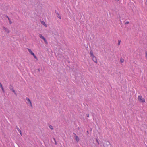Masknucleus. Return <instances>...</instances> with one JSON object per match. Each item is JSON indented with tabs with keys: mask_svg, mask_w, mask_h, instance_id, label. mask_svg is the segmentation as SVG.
<instances>
[{
	"mask_svg": "<svg viewBox=\"0 0 147 147\" xmlns=\"http://www.w3.org/2000/svg\"><path fill=\"white\" fill-rule=\"evenodd\" d=\"M138 100L141 102H145V99L143 98L140 95L138 96Z\"/></svg>",
	"mask_w": 147,
	"mask_h": 147,
	"instance_id": "nucleus-1",
	"label": "nucleus"
},
{
	"mask_svg": "<svg viewBox=\"0 0 147 147\" xmlns=\"http://www.w3.org/2000/svg\"><path fill=\"white\" fill-rule=\"evenodd\" d=\"M26 100L27 101L26 103L28 104H30L31 106H32V103L30 100L28 98H26Z\"/></svg>",
	"mask_w": 147,
	"mask_h": 147,
	"instance_id": "nucleus-2",
	"label": "nucleus"
},
{
	"mask_svg": "<svg viewBox=\"0 0 147 147\" xmlns=\"http://www.w3.org/2000/svg\"><path fill=\"white\" fill-rule=\"evenodd\" d=\"M74 134L75 135V139L76 141L77 142H78L79 141V137L76 135V134L74 133Z\"/></svg>",
	"mask_w": 147,
	"mask_h": 147,
	"instance_id": "nucleus-3",
	"label": "nucleus"
},
{
	"mask_svg": "<svg viewBox=\"0 0 147 147\" xmlns=\"http://www.w3.org/2000/svg\"><path fill=\"white\" fill-rule=\"evenodd\" d=\"M92 57V59L94 62L97 63V60L96 57L94 55Z\"/></svg>",
	"mask_w": 147,
	"mask_h": 147,
	"instance_id": "nucleus-4",
	"label": "nucleus"
},
{
	"mask_svg": "<svg viewBox=\"0 0 147 147\" xmlns=\"http://www.w3.org/2000/svg\"><path fill=\"white\" fill-rule=\"evenodd\" d=\"M3 28L4 30H5V31L7 32V33H9L10 32V31L9 30L6 28L4 26H3Z\"/></svg>",
	"mask_w": 147,
	"mask_h": 147,
	"instance_id": "nucleus-5",
	"label": "nucleus"
},
{
	"mask_svg": "<svg viewBox=\"0 0 147 147\" xmlns=\"http://www.w3.org/2000/svg\"><path fill=\"white\" fill-rule=\"evenodd\" d=\"M16 128L17 129L18 131L20 132L21 135H22V132L21 130H20V129L17 126H16Z\"/></svg>",
	"mask_w": 147,
	"mask_h": 147,
	"instance_id": "nucleus-6",
	"label": "nucleus"
},
{
	"mask_svg": "<svg viewBox=\"0 0 147 147\" xmlns=\"http://www.w3.org/2000/svg\"><path fill=\"white\" fill-rule=\"evenodd\" d=\"M28 50L29 52L32 55H34V53L32 52L31 49H28Z\"/></svg>",
	"mask_w": 147,
	"mask_h": 147,
	"instance_id": "nucleus-7",
	"label": "nucleus"
},
{
	"mask_svg": "<svg viewBox=\"0 0 147 147\" xmlns=\"http://www.w3.org/2000/svg\"><path fill=\"white\" fill-rule=\"evenodd\" d=\"M90 55L92 57L94 56V55H93V51L92 50L90 51Z\"/></svg>",
	"mask_w": 147,
	"mask_h": 147,
	"instance_id": "nucleus-8",
	"label": "nucleus"
},
{
	"mask_svg": "<svg viewBox=\"0 0 147 147\" xmlns=\"http://www.w3.org/2000/svg\"><path fill=\"white\" fill-rule=\"evenodd\" d=\"M39 37L41 39H42L43 40L45 38L43 36L42 34H39Z\"/></svg>",
	"mask_w": 147,
	"mask_h": 147,
	"instance_id": "nucleus-9",
	"label": "nucleus"
},
{
	"mask_svg": "<svg viewBox=\"0 0 147 147\" xmlns=\"http://www.w3.org/2000/svg\"><path fill=\"white\" fill-rule=\"evenodd\" d=\"M57 17L59 18L60 19H61V16H60V15L59 13H57Z\"/></svg>",
	"mask_w": 147,
	"mask_h": 147,
	"instance_id": "nucleus-10",
	"label": "nucleus"
},
{
	"mask_svg": "<svg viewBox=\"0 0 147 147\" xmlns=\"http://www.w3.org/2000/svg\"><path fill=\"white\" fill-rule=\"evenodd\" d=\"M43 40H44L46 44H48V42L47 40H46V39H45V38H44Z\"/></svg>",
	"mask_w": 147,
	"mask_h": 147,
	"instance_id": "nucleus-11",
	"label": "nucleus"
},
{
	"mask_svg": "<svg viewBox=\"0 0 147 147\" xmlns=\"http://www.w3.org/2000/svg\"><path fill=\"white\" fill-rule=\"evenodd\" d=\"M43 40H44L46 44H48V42L47 40H46V39H45V38H44Z\"/></svg>",
	"mask_w": 147,
	"mask_h": 147,
	"instance_id": "nucleus-12",
	"label": "nucleus"
},
{
	"mask_svg": "<svg viewBox=\"0 0 147 147\" xmlns=\"http://www.w3.org/2000/svg\"><path fill=\"white\" fill-rule=\"evenodd\" d=\"M49 127L52 130L53 129V127L52 125H50L49 126Z\"/></svg>",
	"mask_w": 147,
	"mask_h": 147,
	"instance_id": "nucleus-13",
	"label": "nucleus"
},
{
	"mask_svg": "<svg viewBox=\"0 0 147 147\" xmlns=\"http://www.w3.org/2000/svg\"><path fill=\"white\" fill-rule=\"evenodd\" d=\"M124 61V60L123 59H120V62L122 63H123Z\"/></svg>",
	"mask_w": 147,
	"mask_h": 147,
	"instance_id": "nucleus-14",
	"label": "nucleus"
},
{
	"mask_svg": "<svg viewBox=\"0 0 147 147\" xmlns=\"http://www.w3.org/2000/svg\"><path fill=\"white\" fill-rule=\"evenodd\" d=\"M8 20H9V23L10 24H12V22L10 20V19L9 18H8Z\"/></svg>",
	"mask_w": 147,
	"mask_h": 147,
	"instance_id": "nucleus-15",
	"label": "nucleus"
},
{
	"mask_svg": "<svg viewBox=\"0 0 147 147\" xmlns=\"http://www.w3.org/2000/svg\"><path fill=\"white\" fill-rule=\"evenodd\" d=\"M12 91L15 93V94H16L15 91L14 90V89L13 88H12Z\"/></svg>",
	"mask_w": 147,
	"mask_h": 147,
	"instance_id": "nucleus-16",
	"label": "nucleus"
},
{
	"mask_svg": "<svg viewBox=\"0 0 147 147\" xmlns=\"http://www.w3.org/2000/svg\"><path fill=\"white\" fill-rule=\"evenodd\" d=\"M12 88H13L12 86H11L10 85V87H9V88H10V89L11 90H12Z\"/></svg>",
	"mask_w": 147,
	"mask_h": 147,
	"instance_id": "nucleus-17",
	"label": "nucleus"
},
{
	"mask_svg": "<svg viewBox=\"0 0 147 147\" xmlns=\"http://www.w3.org/2000/svg\"><path fill=\"white\" fill-rule=\"evenodd\" d=\"M120 42H121V40H118V45H120Z\"/></svg>",
	"mask_w": 147,
	"mask_h": 147,
	"instance_id": "nucleus-18",
	"label": "nucleus"
},
{
	"mask_svg": "<svg viewBox=\"0 0 147 147\" xmlns=\"http://www.w3.org/2000/svg\"><path fill=\"white\" fill-rule=\"evenodd\" d=\"M42 24L44 25H46V24H45V22H42Z\"/></svg>",
	"mask_w": 147,
	"mask_h": 147,
	"instance_id": "nucleus-19",
	"label": "nucleus"
},
{
	"mask_svg": "<svg viewBox=\"0 0 147 147\" xmlns=\"http://www.w3.org/2000/svg\"><path fill=\"white\" fill-rule=\"evenodd\" d=\"M146 54V57L147 59V51H146L145 53Z\"/></svg>",
	"mask_w": 147,
	"mask_h": 147,
	"instance_id": "nucleus-20",
	"label": "nucleus"
},
{
	"mask_svg": "<svg viewBox=\"0 0 147 147\" xmlns=\"http://www.w3.org/2000/svg\"><path fill=\"white\" fill-rule=\"evenodd\" d=\"M1 89L2 90V91H3V92H4V88H3V87H1Z\"/></svg>",
	"mask_w": 147,
	"mask_h": 147,
	"instance_id": "nucleus-21",
	"label": "nucleus"
},
{
	"mask_svg": "<svg viewBox=\"0 0 147 147\" xmlns=\"http://www.w3.org/2000/svg\"><path fill=\"white\" fill-rule=\"evenodd\" d=\"M129 23V22L128 21H127L125 23V24H127Z\"/></svg>",
	"mask_w": 147,
	"mask_h": 147,
	"instance_id": "nucleus-22",
	"label": "nucleus"
},
{
	"mask_svg": "<svg viewBox=\"0 0 147 147\" xmlns=\"http://www.w3.org/2000/svg\"><path fill=\"white\" fill-rule=\"evenodd\" d=\"M33 56L34 57V58L36 59H37V57L35 55V54H34V55H33Z\"/></svg>",
	"mask_w": 147,
	"mask_h": 147,
	"instance_id": "nucleus-23",
	"label": "nucleus"
},
{
	"mask_svg": "<svg viewBox=\"0 0 147 147\" xmlns=\"http://www.w3.org/2000/svg\"><path fill=\"white\" fill-rule=\"evenodd\" d=\"M2 85L1 84L0 82V87L1 88V87H2Z\"/></svg>",
	"mask_w": 147,
	"mask_h": 147,
	"instance_id": "nucleus-24",
	"label": "nucleus"
},
{
	"mask_svg": "<svg viewBox=\"0 0 147 147\" xmlns=\"http://www.w3.org/2000/svg\"><path fill=\"white\" fill-rule=\"evenodd\" d=\"M96 141H97V143H98V144H99V142L98 141V140L97 139H96Z\"/></svg>",
	"mask_w": 147,
	"mask_h": 147,
	"instance_id": "nucleus-25",
	"label": "nucleus"
},
{
	"mask_svg": "<svg viewBox=\"0 0 147 147\" xmlns=\"http://www.w3.org/2000/svg\"><path fill=\"white\" fill-rule=\"evenodd\" d=\"M86 115H87V117H89L88 114H86Z\"/></svg>",
	"mask_w": 147,
	"mask_h": 147,
	"instance_id": "nucleus-26",
	"label": "nucleus"
},
{
	"mask_svg": "<svg viewBox=\"0 0 147 147\" xmlns=\"http://www.w3.org/2000/svg\"><path fill=\"white\" fill-rule=\"evenodd\" d=\"M6 17L7 18H8H8H9L8 17V16H6Z\"/></svg>",
	"mask_w": 147,
	"mask_h": 147,
	"instance_id": "nucleus-27",
	"label": "nucleus"
},
{
	"mask_svg": "<svg viewBox=\"0 0 147 147\" xmlns=\"http://www.w3.org/2000/svg\"><path fill=\"white\" fill-rule=\"evenodd\" d=\"M40 69H38V71H40Z\"/></svg>",
	"mask_w": 147,
	"mask_h": 147,
	"instance_id": "nucleus-28",
	"label": "nucleus"
},
{
	"mask_svg": "<svg viewBox=\"0 0 147 147\" xmlns=\"http://www.w3.org/2000/svg\"><path fill=\"white\" fill-rule=\"evenodd\" d=\"M55 144H57L56 142V141H55Z\"/></svg>",
	"mask_w": 147,
	"mask_h": 147,
	"instance_id": "nucleus-29",
	"label": "nucleus"
},
{
	"mask_svg": "<svg viewBox=\"0 0 147 147\" xmlns=\"http://www.w3.org/2000/svg\"><path fill=\"white\" fill-rule=\"evenodd\" d=\"M116 1H119V0H116Z\"/></svg>",
	"mask_w": 147,
	"mask_h": 147,
	"instance_id": "nucleus-30",
	"label": "nucleus"
}]
</instances>
